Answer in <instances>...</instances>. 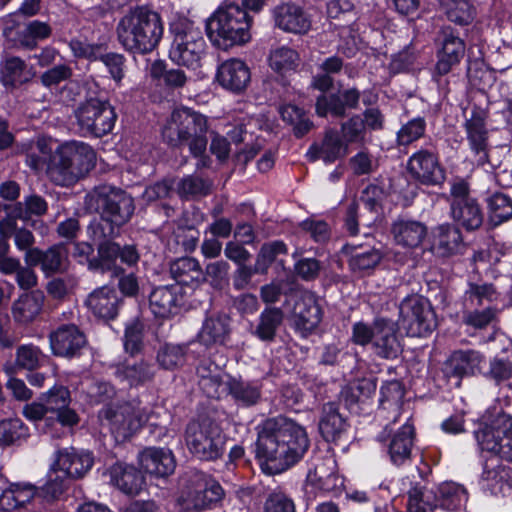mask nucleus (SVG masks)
Wrapping results in <instances>:
<instances>
[{
  "label": "nucleus",
  "mask_w": 512,
  "mask_h": 512,
  "mask_svg": "<svg viewBox=\"0 0 512 512\" xmlns=\"http://www.w3.org/2000/svg\"><path fill=\"white\" fill-rule=\"evenodd\" d=\"M186 349L181 345L166 344L157 354L159 365L166 370H173L185 363Z\"/></svg>",
  "instance_id": "nucleus-61"
},
{
  "label": "nucleus",
  "mask_w": 512,
  "mask_h": 512,
  "mask_svg": "<svg viewBox=\"0 0 512 512\" xmlns=\"http://www.w3.org/2000/svg\"><path fill=\"white\" fill-rule=\"evenodd\" d=\"M49 343L53 355L71 359L80 354L87 338L75 324H62L50 332Z\"/></svg>",
  "instance_id": "nucleus-18"
},
{
  "label": "nucleus",
  "mask_w": 512,
  "mask_h": 512,
  "mask_svg": "<svg viewBox=\"0 0 512 512\" xmlns=\"http://www.w3.org/2000/svg\"><path fill=\"white\" fill-rule=\"evenodd\" d=\"M499 293L492 284L470 283L465 292L464 307L475 308L492 306L497 301Z\"/></svg>",
  "instance_id": "nucleus-50"
},
{
  "label": "nucleus",
  "mask_w": 512,
  "mask_h": 512,
  "mask_svg": "<svg viewBox=\"0 0 512 512\" xmlns=\"http://www.w3.org/2000/svg\"><path fill=\"white\" fill-rule=\"evenodd\" d=\"M465 245L461 232L450 224L436 227L432 235L431 251L441 257L461 253Z\"/></svg>",
  "instance_id": "nucleus-31"
},
{
  "label": "nucleus",
  "mask_w": 512,
  "mask_h": 512,
  "mask_svg": "<svg viewBox=\"0 0 512 512\" xmlns=\"http://www.w3.org/2000/svg\"><path fill=\"white\" fill-rule=\"evenodd\" d=\"M435 45L437 62L433 78L437 79L447 75L460 64L465 56L466 43L453 28L444 27L439 31Z\"/></svg>",
  "instance_id": "nucleus-11"
},
{
  "label": "nucleus",
  "mask_w": 512,
  "mask_h": 512,
  "mask_svg": "<svg viewBox=\"0 0 512 512\" xmlns=\"http://www.w3.org/2000/svg\"><path fill=\"white\" fill-rule=\"evenodd\" d=\"M407 171L414 180L424 185H439L446 178L438 155L427 149H420L410 156Z\"/></svg>",
  "instance_id": "nucleus-16"
},
{
  "label": "nucleus",
  "mask_w": 512,
  "mask_h": 512,
  "mask_svg": "<svg viewBox=\"0 0 512 512\" xmlns=\"http://www.w3.org/2000/svg\"><path fill=\"white\" fill-rule=\"evenodd\" d=\"M346 422L339 414L335 404L327 403L323 406L319 430L326 441L336 442L346 432Z\"/></svg>",
  "instance_id": "nucleus-39"
},
{
  "label": "nucleus",
  "mask_w": 512,
  "mask_h": 512,
  "mask_svg": "<svg viewBox=\"0 0 512 512\" xmlns=\"http://www.w3.org/2000/svg\"><path fill=\"white\" fill-rule=\"evenodd\" d=\"M253 22L240 5L223 3L206 20V34L213 46L227 51L252 40Z\"/></svg>",
  "instance_id": "nucleus-2"
},
{
  "label": "nucleus",
  "mask_w": 512,
  "mask_h": 512,
  "mask_svg": "<svg viewBox=\"0 0 512 512\" xmlns=\"http://www.w3.org/2000/svg\"><path fill=\"white\" fill-rule=\"evenodd\" d=\"M223 494L219 483L203 473L192 472L182 478L176 503L183 512H196L218 502Z\"/></svg>",
  "instance_id": "nucleus-7"
},
{
  "label": "nucleus",
  "mask_w": 512,
  "mask_h": 512,
  "mask_svg": "<svg viewBox=\"0 0 512 512\" xmlns=\"http://www.w3.org/2000/svg\"><path fill=\"white\" fill-rule=\"evenodd\" d=\"M208 122L207 117L187 107L172 111L162 127L163 140L172 147L187 144L193 156H201L206 151Z\"/></svg>",
  "instance_id": "nucleus-4"
},
{
  "label": "nucleus",
  "mask_w": 512,
  "mask_h": 512,
  "mask_svg": "<svg viewBox=\"0 0 512 512\" xmlns=\"http://www.w3.org/2000/svg\"><path fill=\"white\" fill-rule=\"evenodd\" d=\"M170 30L173 35L169 49L170 60L188 68L198 67L206 47L201 30L188 19L173 22Z\"/></svg>",
  "instance_id": "nucleus-6"
},
{
  "label": "nucleus",
  "mask_w": 512,
  "mask_h": 512,
  "mask_svg": "<svg viewBox=\"0 0 512 512\" xmlns=\"http://www.w3.org/2000/svg\"><path fill=\"white\" fill-rule=\"evenodd\" d=\"M448 19L459 25L469 24L474 17V9L468 0H439Z\"/></svg>",
  "instance_id": "nucleus-56"
},
{
  "label": "nucleus",
  "mask_w": 512,
  "mask_h": 512,
  "mask_svg": "<svg viewBox=\"0 0 512 512\" xmlns=\"http://www.w3.org/2000/svg\"><path fill=\"white\" fill-rule=\"evenodd\" d=\"M374 333L372 348L376 355L385 359H394L401 353V343L393 321L383 318L375 320Z\"/></svg>",
  "instance_id": "nucleus-26"
},
{
  "label": "nucleus",
  "mask_w": 512,
  "mask_h": 512,
  "mask_svg": "<svg viewBox=\"0 0 512 512\" xmlns=\"http://www.w3.org/2000/svg\"><path fill=\"white\" fill-rule=\"evenodd\" d=\"M48 412L55 413L57 420L64 426H73L79 418L73 409L69 408L70 392L64 386H54L40 398Z\"/></svg>",
  "instance_id": "nucleus-27"
},
{
  "label": "nucleus",
  "mask_w": 512,
  "mask_h": 512,
  "mask_svg": "<svg viewBox=\"0 0 512 512\" xmlns=\"http://www.w3.org/2000/svg\"><path fill=\"white\" fill-rule=\"evenodd\" d=\"M163 23L158 13L143 7L126 14L118 23L117 34L123 47L145 54L153 51L163 36Z\"/></svg>",
  "instance_id": "nucleus-3"
},
{
  "label": "nucleus",
  "mask_w": 512,
  "mask_h": 512,
  "mask_svg": "<svg viewBox=\"0 0 512 512\" xmlns=\"http://www.w3.org/2000/svg\"><path fill=\"white\" fill-rule=\"evenodd\" d=\"M134 212L133 199L125 192H110L104 199L100 229L104 236H114Z\"/></svg>",
  "instance_id": "nucleus-13"
},
{
  "label": "nucleus",
  "mask_w": 512,
  "mask_h": 512,
  "mask_svg": "<svg viewBox=\"0 0 512 512\" xmlns=\"http://www.w3.org/2000/svg\"><path fill=\"white\" fill-rule=\"evenodd\" d=\"M282 119L293 126L295 136L302 137L308 133L313 124L305 113L295 105H285L280 109Z\"/></svg>",
  "instance_id": "nucleus-57"
},
{
  "label": "nucleus",
  "mask_w": 512,
  "mask_h": 512,
  "mask_svg": "<svg viewBox=\"0 0 512 512\" xmlns=\"http://www.w3.org/2000/svg\"><path fill=\"white\" fill-rule=\"evenodd\" d=\"M110 474L112 482L128 495L139 494L145 483L143 475L131 465L116 464Z\"/></svg>",
  "instance_id": "nucleus-37"
},
{
  "label": "nucleus",
  "mask_w": 512,
  "mask_h": 512,
  "mask_svg": "<svg viewBox=\"0 0 512 512\" xmlns=\"http://www.w3.org/2000/svg\"><path fill=\"white\" fill-rule=\"evenodd\" d=\"M479 308L464 307L463 323L475 329H483L495 320L498 310L494 306Z\"/></svg>",
  "instance_id": "nucleus-58"
},
{
  "label": "nucleus",
  "mask_w": 512,
  "mask_h": 512,
  "mask_svg": "<svg viewBox=\"0 0 512 512\" xmlns=\"http://www.w3.org/2000/svg\"><path fill=\"white\" fill-rule=\"evenodd\" d=\"M268 61L270 68L274 72L286 75L297 70L300 56L295 49L288 46H280L270 51Z\"/></svg>",
  "instance_id": "nucleus-47"
},
{
  "label": "nucleus",
  "mask_w": 512,
  "mask_h": 512,
  "mask_svg": "<svg viewBox=\"0 0 512 512\" xmlns=\"http://www.w3.org/2000/svg\"><path fill=\"white\" fill-rule=\"evenodd\" d=\"M250 70L244 61L232 58L223 62L217 72L220 85L232 92L243 91L250 82Z\"/></svg>",
  "instance_id": "nucleus-28"
},
{
  "label": "nucleus",
  "mask_w": 512,
  "mask_h": 512,
  "mask_svg": "<svg viewBox=\"0 0 512 512\" xmlns=\"http://www.w3.org/2000/svg\"><path fill=\"white\" fill-rule=\"evenodd\" d=\"M484 362V356L476 350H457L445 362L444 373L449 379L456 378L459 384L461 378L480 373Z\"/></svg>",
  "instance_id": "nucleus-22"
},
{
  "label": "nucleus",
  "mask_w": 512,
  "mask_h": 512,
  "mask_svg": "<svg viewBox=\"0 0 512 512\" xmlns=\"http://www.w3.org/2000/svg\"><path fill=\"white\" fill-rule=\"evenodd\" d=\"M28 266L40 265L46 277L61 273L67 260V250L63 244H55L46 250L34 248L24 256Z\"/></svg>",
  "instance_id": "nucleus-24"
},
{
  "label": "nucleus",
  "mask_w": 512,
  "mask_h": 512,
  "mask_svg": "<svg viewBox=\"0 0 512 512\" xmlns=\"http://www.w3.org/2000/svg\"><path fill=\"white\" fill-rule=\"evenodd\" d=\"M80 132L84 135H96V103L90 99L79 106L75 112Z\"/></svg>",
  "instance_id": "nucleus-62"
},
{
  "label": "nucleus",
  "mask_w": 512,
  "mask_h": 512,
  "mask_svg": "<svg viewBox=\"0 0 512 512\" xmlns=\"http://www.w3.org/2000/svg\"><path fill=\"white\" fill-rule=\"evenodd\" d=\"M55 156L56 149L52 147V140L41 137L29 146L25 161L35 172H39L45 168L46 175L49 178L50 168Z\"/></svg>",
  "instance_id": "nucleus-36"
},
{
  "label": "nucleus",
  "mask_w": 512,
  "mask_h": 512,
  "mask_svg": "<svg viewBox=\"0 0 512 512\" xmlns=\"http://www.w3.org/2000/svg\"><path fill=\"white\" fill-rule=\"evenodd\" d=\"M376 381L373 378H361L351 381L343 390L342 397L346 406L354 410L360 403H365L376 391Z\"/></svg>",
  "instance_id": "nucleus-42"
},
{
  "label": "nucleus",
  "mask_w": 512,
  "mask_h": 512,
  "mask_svg": "<svg viewBox=\"0 0 512 512\" xmlns=\"http://www.w3.org/2000/svg\"><path fill=\"white\" fill-rule=\"evenodd\" d=\"M139 260V254L132 245L120 247L117 243L106 241L98 248V269L111 271L118 276L124 271L123 265L134 266Z\"/></svg>",
  "instance_id": "nucleus-19"
},
{
  "label": "nucleus",
  "mask_w": 512,
  "mask_h": 512,
  "mask_svg": "<svg viewBox=\"0 0 512 512\" xmlns=\"http://www.w3.org/2000/svg\"><path fill=\"white\" fill-rule=\"evenodd\" d=\"M91 454H78L74 449L60 450L53 466L58 472L68 478L82 477L93 466Z\"/></svg>",
  "instance_id": "nucleus-33"
},
{
  "label": "nucleus",
  "mask_w": 512,
  "mask_h": 512,
  "mask_svg": "<svg viewBox=\"0 0 512 512\" xmlns=\"http://www.w3.org/2000/svg\"><path fill=\"white\" fill-rule=\"evenodd\" d=\"M287 252L286 245L282 241H273L264 244L255 261L256 272L265 273L273 263L276 256Z\"/></svg>",
  "instance_id": "nucleus-64"
},
{
  "label": "nucleus",
  "mask_w": 512,
  "mask_h": 512,
  "mask_svg": "<svg viewBox=\"0 0 512 512\" xmlns=\"http://www.w3.org/2000/svg\"><path fill=\"white\" fill-rule=\"evenodd\" d=\"M414 435V426L408 421L393 434L388 444V454L394 465L400 466L410 461Z\"/></svg>",
  "instance_id": "nucleus-34"
},
{
  "label": "nucleus",
  "mask_w": 512,
  "mask_h": 512,
  "mask_svg": "<svg viewBox=\"0 0 512 512\" xmlns=\"http://www.w3.org/2000/svg\"><path fill=\"white\" fill-rule=\"evenodd\" d=\"M37 494V488L30 483H13L0 495V507L14 510L29 503Z\"/></svg>",
  "instance_id": "nucleus-40"
},
{
  "label": "nucleus",
  "mask_w": 512,
  "mask_h": 512,
  "mask_svg": "<svg viewBox=\"0 0 512 512\" xmlns=\"http://www.w3.org/2000/svg\"><path fill=\"white\" fill-rule=\"evenodd\" d=\"M152 313L159 318L168 319L180 312L183 295L179 285H166L155 288L149 297Z\"/></svg>",
  "instance_id": "nucleus-23"
},
{
  "label": "nucleus",
  "mask_w": 512,
  "mask_h": 512,
  "mask_svg": "<svg viewBox=\"0 0 512 512\" xmlns=\"http://www.w3.org/2000/svg\"><path fill=\"white\" fill-rule=\"evenodd\" d=\"M41 293H28L22 295L13 304L12 314L15 321L27 324L33 321L40 313L43 306Z\"/></svg>",
  "instance_id": "nucleus-46"
},
{
  "label": "nucleus",
  "mask_w": 512,
  "mask_h": 512,
  "mask_svg": "<svg viewBox=\"0 0 512 512\" xmlns=\"http://www.w3.org/2000/svg\"><path fill=\"white\" fill-rule=\"evenodd\" d=\"M453 219L467 230L478 229L483 222L482 211L475 199L458 204L451 202Z\"/></svg>",
  "instance_id": "nucleus-43"
},
{
  "label": "nucleus",
  "mask_w": 512,
  "mask_h": 512,
  "mask_svg": "<svg viewBox=\"0 0 512 512\" xmlns=\"http://www.w3.org/2000/svg\"><path fill=\"white\" fill-rule=\"evenodd\" d=\"M354 251L349 259V266L353 272L365 273L373 270L381 261L382 254L378 249H358L355 245H349Z\"/></svg>",
  "instance_id": "nucleus-54"
},
{
  "label": "nucleus",
  "mask_w": 512,
  "mask_h": 512,
  "mask_svg": "<svg viewBox=\"0 0 512 512\" xmlns=\"http://www.w3.org/2000/svg\"><path fill=\"white\" fill-rule=\"evenodd\" d=\"M27 65L20 57L11 56L1 66V81L6 87H17L28 81Z\"/></svg>",
  "instance_id": "nucleus-52"
},
{
  "label": "nucleus",
  "mask_w": 512,
  "mask_h": 512,
  "mask_svg": "<svg viewBox=\"0 0 512 512\" xmlns=\"http://www.w3.org/2000/svg\"><path fill=\"white\" fill-rule=\"evenodd\" d=\"M490 219L495 224H501L512 216V201L502 193H495L488 201Z\"/></svg>",
  "instance_id": "nucleus-63"
},
{
  "label": "nucleus",
  "mask_w": 512,
  "mask_h": 512,
  "mask_svg": "<svg viewBox=\"0 0 512 512\" xmlns=\"http://www.w3.org/2000/svg\"><path fill=\"white\" fill-rule=\"evenodd\" d=\"M475 438L481 450L499 454L512 461V417L500 413L494 419L484 421L475 431Z\"/></svg>",
  "instance_id": "nucleus-9"
},
{
  "label": "nucleus",
  "mask_w": 512,
  "mask_h": 512,
  "mask_svg": "<svg viewBox=\"0 0 512 512\" xmlns=\"http://www.w3.org/2000/svg\"><path fill=\"white\" fill-rule=\"evenodd\" d=\"M139 463L146 473L161 478L171 475L176 467L173 453L163 448L143 450L139 454Z\"/></svg>",
  "instance_id": "nucleus-29"
},
{
  "label": "nucleus",
  "mask_w": 512,
  "mask_h": 512,
  "mask_svg": "<svg viewBox=\"0 0 512 512\" xmlns=\"http://www.w3.org/2000/svg\"><path fill=\"white\" fill-rule=\"evenodd\" d=\"M283 312L279 308H266L264 309L258 320L253 334L261 341H273L277 329L283 322Z\"/></svg>",
  "instance_id": "nucleus-49"
},
{
  "label": "nucleus",
  "mask_w": 512,
  "mask_h": 512,
  "mask_svg": "<svg viewBox=\"0 0 512 512\" xmlns=\"http://www.w3.org/2000/svg\"><path fill=\"white\" fill-rule=\"evenodd\" d=\"M437 508L446 511L460 509L467 501L466 489L458 483L446 481L436 485Z\"/></svg>",
  "instance_id": "nucleus-41"
},
{
  "label": "nucleus",
  "mask_w": 512,
  "mask_h": 512,
  "mask_svg": "<svg viewBox=\"0 0 512 512\" xmlns=\"http://www.w3.org/2000/svg\"><path fill=\"white\" fill-rule=\"evenodd\" d=\"M404 394V387L397 380L388 381L381 387L380 409L391 413L393 422H396L400 416Z\"/></svg>",
  "instance_id": "nucleus-45"
},
{
  "label": "nucleus",
  "mask_w": 512,
  "mask_h": 512,
  "mask_svg": "<svg viewBox=\"0 0 512 512\" xmlns=\"http://www.w3.org/2000/svg\"><path fill=\"white\" fill-rule=\"evenodd\" d=\"M12 231H14V242L16 247L21 251H25V255L28 251L35 248L33 247L35 237L30 230L25 228L16 229L15 221L12 219H7L0 223V232L4 237H8Z\"/></svg>",
  "instance_id": "nucleus-59"
},
{
  "label": "nucleus",
  "mask_w": 512,
  "mask_h": 512,
  "mask_svg": "<svg viewBox=\"0 0 512 512\" xmlns=\"http://www.w3.org/2000/svg\"><path fill=\"white\" fill-rule=\"evenodd\" d=\"M230 334V318L224 314L207 316L198 332L200 343L205 346L222 345Z\"/></svg>",
  "instance_id": "nucleus-35"
},
{
  "label": "nucleus",
  "mask_w": 512,
  "mask_h": 512,
  "mask_svg": "<svg viewBox=\"0 0 512 512\" xmlns=\"http://www.w3.org/2000/svg\"><path fill=\"white\" fill-rule=\"evenodd\" d=\"M272 16L275 26L286 33L305 35L312 27L310 15L303 7L291 2L277 5Z\"/></svg>",
  "instance_id": "nucleus-20"
},
{
  "label": "nucleus",
  "mask_w": 512,
  "mask_h": 512,
  "mask_svg": "<svg viewBox=\"0 0 512 512\" xmlns=\"http://www.w3.org/2000/svg\"><path fill=\"white\" fill-rule=\"evenodd\" d=\"M118 377L128 381L130 386H138L151 381L154 377L153 365L140 361L127 364L117 370Z\"/></svg>",
  "instance_id": "nucleus-55"
},
{
  "label": "nucleus",
  "mask_w": 512,
  "mask_h": 512,
  "mask_svg": "<svg viewBox=\"0 0 512 512\" xmlns=\"http://www.w3.org/2000/svg\"><path fill=\"white\" fill-rule=\"evenodd\" d=\"M149 74L153 80L162 81L168 89L182 88L187 82V76L180 69H166V64L162 60L154 61L149 69Z\"/></svg>",
  "instance_id": "nucleus-51"
},
{
  "label": "nucleus",
  "mask_w": 512,
  "mask_h": 512,
  "mask_svg": "<svg viewBox=\"0 0 512 512\" xmlns=\"http://www.w3.org/2000/svg\"><path fill=\"white\" fill-rule=\"evenodd\" d=\"M399 322L410 337H424L436 327L435 313L428 299L420 295L405 297L399 306Z\"/></svg>",
  "instance_id": "nucleus-10"
},
{
  "label": "nucleus",
  "mask_w": 512,
  "mask_h": 512,
  "mask_svg": "<svg viewBox=\"0 0 512 512\" xmlns=\"http://www.w3.org/2000/svg\"><path fill=\"white\" fill-rule=\"evenodd\" d=\"M322 317L323 311L318 298L311 292H305L295 301L291 325L298 335L306 338L316 331Z\"/></svg>",
  "instance_id": "nucleus-14"
},
{
  "label": "nucleus",
  "mask_w": 512,
  "mask_h": 512,
  "mask_svg": "<svg viewBox=\"0 0 512 512\" xmlns=\"http://www.w3.org/2000/svg\"><path fill=\"white\" fill-rule=\"evenodd\" d=\"M360 93L357 89H347L337 94L320 95L316 100V114L326 117L331 114L334 117H344L346 109L358 107Z\"/></svg>",
  "instance_id": "nucleus-25"
},
{
  "label": "nucleus",
  "mask_w": 512,
  "mask_h": 512,
  "mask_svg": "<svg viewBox=\"0 0 512 512\" xmlns=\"http://www.w3.org/2000/svg\"><path fill=\"white\" fill-rule=\"evenodd\" d=\"M184 440L190 453L201 460H216L224 453L225 439L222 430L209 419L189 422Z\"/></svg>",
  "instance_id": "nucleus-8"
},
{
  "label": "nucleus",
  "mask_w": 512,
  "mask_h": 512,
  "mask_svg": "<svg viewBox=\"0 0 512 512\" xmlns=\"http://www.w3.org/2000/svg\"><path fill=\"white\" fill-rule=\"evenodd\" d=\"M52 28L47 22L33 20L28 22L17 34V42L20 47L33 50L39 41L49 38Z\"/></svg>",
  "instance_id": "nucleus-48"
},
{
  "label": "nucleus",
  "mask_w": 512,
  "mask_h": 512,
  "mask_svg": "<svg viewBox=\"0 0 512 512\" xmlns=\"http://www.w3.org/2000/svg\"><path fill=\"white\" fill-rule=\"evenodd\" d=\"M43 353L41 349L33 344L20 345L16 349L15 366L29 371L40 367Z\"/></svg>",
  "instance_id": "nucleus-60"
},
{
  "label": "nucleus",
  "mask_w": 512,
  "mask_h": 512,
  "mask_svg": "<svg viewBox=\"0 0 512 512\" xmlns=\"http://www.w3.org/2000/svg\"><path fill=\"white\" fill-rule=\"evenodd\" d=\"M198 385L207 397L220 399L227 395L231 377L221 365L211 359H203L197 367Z\"/></svg>",
  "instance_id": "nucleus-21"
},
{
  "label": "nucleus",
  "mask_w": 512,
  "mask_h": 512,
  "mask_svg": "<svg viewBox=\"0 0 512 512\" xmlns=\"http://www.w3.org/2000/svg\"><path fill=\"white\" fill-rule=\"evenodd\" d=\"M230 394L233 399L244 406H251L258 402L261 396L259 385L256 383L245 382L241 379L231 377L227 387V395Z\"/></svg>",
  "instance_id": "nucleus-53"
},
{
  "label": "nucleus",
  "mask_w": 512,
  "mask_h": 512,
  "mask_svg": "<svg viewBox=\"0 0 512 512\" xmlns=\"http://www.w3.org/2000/svg\"><path fill=\"white\" fill-rule=\"evenodd\" d=\"M348 153L347 144L343 143L338 133L328 130L320 143H314L306 152V158L314 162L322 159L325 163H333L337 159L346 156Z\"/></svg>",
  "instance_id": "nucleus-30"
},
{
  "label": "nucleus",
  "mask_w": 512,
  "mask_h": 512,
  "mask_svg": "<svg viewBox=\"0 0 512 512\" xmlns=\"http://www.w3.org/2000/svg\"><path fill=\"white\" fill-rule=\"evenodd\" d=\"M308 447L305 428L292 419L278 416L260 426L255 453L262 471L274 475L297 463Z\"/></svg>",
  "instance_id": "nucleus-1"
},
{
  "label": "nucleus",
  "mask_w": 512,
  "mask_h": 512,
  "mask_svg": "<svg viewBox=\"0 0 512 512\" xmlns=\"http://www.w3.org/2000/svg\"><path fill=\"white\" fill-rule=\"evenodd\" d=\"M465 131L470 150L469 160L483 166L488 162V130L485 125V115L480 110H473L471 116L465 122Z\"/></svg>",
  "instance_id": "nucleus-17"
},
{
  "label": "nucleus",
  "mask_w": 512,
  "mask_h": 512,
  "mask_svg": "<svg viewBox=\"0 0 512 512\" xmlns=\"http://www.w3.org/2000/svg\"><path fill=\"white\" fill-rule=\"evenodd\" d=\"M395 243L405 249L419 247L427 236V227L420 221L399 219L391 228Z\"/></svg>",
  "instance_id": "nucleus-32"
},
{
  "label": "nucleus",
  "mask_w": 512,
  "mask_h": 512,
  "mask_svg": "<svg viewBox=\"0 0 512 512\" xmlns=\"http://www.w3.org/2000/svg\"><path fill=\"white\" fill-rule=\"evenodd\" d=\"M95 153L83 142H66L56 148L49 180L55 185L71 186L86 177L94 167Z\"/></svg>",
  "instance_id": "nucleus-5"
},
{
  "label": "nucleus",
  "mask_w": 512,
  "mask_h": 512,
  "mask_svg": "<svg viewBox=\"0 0 512 512\" xmlns=\"http://www.w3.org/2000/svg\"><path fill=\"white\" fill-rule=\"evenodd\" d=\"M343 486L344 479L339 474L336 459L332 455L314 459L306 476L307 493H338Z\"/></svg>",
  "instance_id": "nucleus-12"
},
{
  "label": "nucleus",
  "mask_w": 512,
  "mask_h": 512,
  "mask_svg": "<svg viewBox=\"0 0 512 512\" xmlns=\"http://www.w3.org/2000/svg\"><path fill=\"white\" fill-rule=\"evenodd\" d=\"M170 273L180 285H191L204 279L199 262L191 257H182L173 261L170 265Z\"/></svg>",
  "instance_id": "nucleus-44"
},
{
  "label": "nucleus",
  "mask_w": 512,
  "mask_h": 512,
  "mask_svg": "<svg viewBox=\"0 0 512 512\" xmlns=\"http://www.w3.org/2000/svg\"><path fill=\"white\" fill-rule=\"evenodd\" d=\"M437 509L436 486L415 483L408 491L407 512H434Z\"/></svg>",
  "instance_id": "nucleus-38"
},
{
  "label": "nucleus",
  "mask_w": 512,
  "mask_h": 512,
  "mask_svg": "<svg viewBox=\"0 0 512 512\" xmlns=\"http://www.w3.org/2000/svg\"><path fill=\"white\" fill-rule=\"evenodd\" d=\"M105 418L109 422L111 432L116 437L127 438L136 432L143 424L149 421L147 411L131 403L123 404L117 408H108Z\"/></svg>",
  "instance_id": "nucleus-15"
}]
</instances>
